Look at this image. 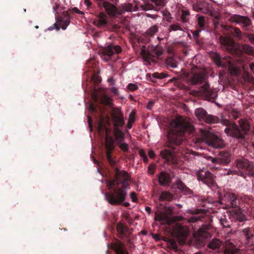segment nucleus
<instances>
[{
  "mask_svg": "<svg viewBox=\"0 0 254 254\" xmlns=\"http://www.w3.org/2000/svg\"><path fill=\"white\" fill-rule=\"evenodd\" d=\"M194 237L198 245L203 246L211 237V234L209 231V226H202L197 232L194 233Z\"/></svg>",
  "mask_w": 254,
  "mask_h": 254,
  "instance_id": "obj_9",
  "label": "nucleus"
},
{
  "mask_svg": "<svg viewBox=\"0 0 254 254\" xmlns=\"http://www.w3.org/2000/svg\"><path fill=\"white\" fill-rule=\"evenodd\" d=\"M241 238L248 248L254 246V230L250 228L244 229L241 231Z\"/></svg>",
  "mask_w": 254,
  "mask_h": 254,
  "instance_id": "obj_16",
  "label": "nucleus"
},
{
  "mask_svg": "<svg viewBox=\"0 0 254 254\" xmlns=\"http://www.w3.org/2000/svg\"><path fill=\"white\" fill-rule=\"evenodd\" d=\"M166 64L167 65L171 66L173 68H175L177 66V62L174 59L171 58H169L166 59Z\"/></svg>",
  "mask_w": 254,
  "mask_h": 254,
  "instance_id": "obj_41",
  "label": "nucleus"
},
{
  "mask_svg": "<svg viewBox=\"0 0 254 254\" xmlns=\"http://www.w3.org/2000/svg\"><path fill=\"white\" fill-rule=\"evenodd\" d=\"M211 57L215 64L218 66L226 67L232 65L229 56L222 57L219 53L214 52L211 54Z\"/></svg>",
  "mask_w": 254,
  "mask_h": 254,
  "instance_id": "obj_14",
  "label": "nucleus"
},
{
  "mask_svg": "<svg viewBox=\"0 0 254 254\" xmlns=\"http://www.w3.org/2000/svg\"><path fill=\"white\" fill-rule=\"evenodd\" d=\"M89 110L92 113H94L97 112V109L95 105L92 103H90L89 106Z\"/></svg>",
  "mask_w": 254,
  "mask_h": 254,
  "instance_id": "obj_57",
  "label": "nucleus"
},
{
  "mask_svg": "<svg viewBox=\"0 0 254 254\" xmlns=\"http://www.w3.org/2000/svg\"><path fill=\"white\" fill-rule=\"evenodd\" d=\"M195 10L203 13L209 14L211 12V5L207 2L200 1L193 5Z\"/></svg>",
  "mask_w": 254,
  "mask_h": 254,
  "instance_id": "obj_20",
  "label": "nucleus"
},
{
  "mask_svg": "<svg viewBox=\"0 0 254 254\" xmlns=\"http://www.w3.org/2000/svg\"><path fill=\"white\" fill-rule=\"evenodd\" d=\"M220 119L217 116L208 114L205 122L207 124H216L220 122Z\"/></svg>",
  "mask_w": 254,
  "mask_h": 254,
  "instance_id": "obj_33",
  "label": "nucleus"
},
{
  "mask_svg": "<svg viewBox=\"0 0 254 254\" xmlns=\"http://www.w3.org/2000/svg\"><path fill=\"white\" fill-rule=\"evenodd\" d=\"M158 31V27L155 25L150 27L145 32L147 36H153Z\"/></svg>",
  "mask_w": 254,
  "mask_h": 254,
  "instance_id": "obj_37",
  "label": "nucleus"
},
{
  "mask_svg": "<svg viewBox=\"0 0 254 254\" xmlns=\"http://www.w3.org/2000/svg\"><path fill=\"white\" fill-rule=\"evenodd\" d=\"M227 175H233V174H235V175H239V172H238V171L237 170H229L228 172H227Z\"/></svg>",
  "mask_w": 254,
  "mask_h": 254,
  "instance_id": "obj_64",
  "label": "nucleus"
},
{
  "mask_svg": "<svg viewBox=\"0 0 254 254\" xmlns=\"http://www.w3.org/2000/svg\"><path fill=\"white\" fill-rule=\"evenodd\" d=\"M70 22V16L68 11H64L61 15L57 17V22L54 25L55 28L59 30L60 28L59 25L63 30H65Z\"/></svg>",
  "mask_w": 254,
  "mask_h": 254,
  "instance_id": "obj_12",
  "label": "nucleus"
},
{
  "mask_svg": "<svg viewBox=\"0 0 254 254\" xmlns=\"http://www.w3.org/2000/svg\"><path fill=\"white\" fill-rule=\"evenodd\" d=\"M221 123L227 127L225 129V133L235 138L243 139L247 134L250 128V126L246 122L240 120V127L234 122H231L228 119H222Z\"/></svg>",
  "mask_w": 254,
  "mask_h": 254,
  "instance_id": "obj_4",
  "label": "nucleus"
},
{
  "mask_svg": "<svg viewBox=\"0 0 254 254\" xmlns=\"http://www.w3.org/2000/svg\"><path fill=\"white\" fill-rule=\"evenodd\" d=\"M197 179L209 187L215 186L216 185L214 175L209 171H200L197 173Z\"/></svg>",
  "mask_w": 254,
  "mask_h": 254,
  "instance_id": "obj_11",
  "label": "nucleus"
},
{
  "mask_svg": "<svg viewBox=\"0 0 254 254\" xmlns=\"http://www.w3.org/2000/svg\"><path fill=\"white\" fill-rule=\"evenodd\" d=\"M103 6L107 13L110 15L114 16L117 13V7L114 4L110 3L109 2L104 1L103 3Z\"/></svg>",
  "mask_w": 254,
  "mask_h": 254,
  "instance_id": "obj_26",
  "label": "nucleus"
},
{
  "mask_svg": "<svg viewBox=\"0 0 254 254\" xmlns=\"http://www.w3.org/2000/svg\"><path fill=\"white\" fill-rule=\"evenodd\" d=\"M236 167L239 175L246 178V176H254V166L247 159L242 158L236 161Z\"/></svg>",
  "mask_w": 254,
  "mask_h": 254,
  "instance_id": "obj_6",
  "label": "nucleus"
},
{
  "mask_svg": "<svg viewBox=\"0 0 254 254\" xmlns=\"http://www.w3.org/2000/svg\"><path fill=\"white\" fill-rule=\"evenodd\" d=\"M182 28L180 27V26L178 24H174L170 25L169 27V31H177V30H182Z\"/></svg>",
  "mask_w": 254,
  "mask_h": 254,
  "instance_id": "obj_51",
  "label": "nucleus"
},
{
  "mask_svg": "<svg viewBox=\"0 0 254 254\" xmlns=\"http://www.w3.org/2000/svg\"><path fill=\"white\" fill-rule=\"evenodd\" d=\"M173 197V194L171 192L168 191H164L161 193L159 196V200L160 201H171L172 200Z\"/></svg>",
  "mask_w": 254,
  "mask_h": 254,
  "instance_id": "obj_32",
  "label": "nucleus"
},
{
  "mask_svg": "<svg viewBox=\"0 0 254 254\" xmlns=\"http://www.w3.org/2000/svg\"><path fill=\"white\" fill-rule=\"evenodd\" d=\"M190 15V13L189 11L187 9H182L181 11V20L184 22H187L189 19V17Z\"/></svg>",
  "mask_w": 254,
  "mask_h": 254,
  "instance_id": "obj_39",
  "label": "nucleus"
},
{
  "mask_svg": "<svg viewBox=\"0 0 254 254\" xmlns=\"http://www.w3.org/2000/svg\"><path fill=\"white\" fill-rule=\"evenodd\" d=\"M197 23L198 26L201 29H203L205 24L204 17L202 16H199L197 18Z\"/></svg>",
  "mask_w": 254,
  "mask_h": 254,
  "instance_id": "obj_43",
  "label": "nucleus"
},
{
  "mask_svg": "<svg viewBox=\"0 0 254 254\" xmlns=\"http://www.w3.org/2000/svg\"><path fill=\"white\" fill-rule=\"evenodd\" d=\"M243 50L245 53L249 55H254V48L247 44L244 45L243 46Z\"/></svg>",
  "mask_w": 254,
  "mask_h": 254,
  "instance_id": "obj_38",
  "label": "nucleus"
},
{
  "mask_svg": "<svg viewBox=\"0 0 254 254\" xmlns=\"http://www.w3.org/2000/svg\"><path fill=\"white\" fill-rule=\"evenodd\" d=\"M123 9L126 11H131L133 9V5L130 3H125L123 5Z\"/></svg>",
  "mask_w": 254,
  "mask_h": 254,
  "instance_id": "obj_46",
  "label": "nucleus"
},
{
  "mask_svg": "<svg viewBox=\"0 0 254 254\" xmlns=\"http://www.w3.org/2000/svg\"><path fill=\"white\" fill-rule=\"evenodd\" d=\"M189 78L190 83L192 85H195L201 84L202 82H205L207 76L202 72L193 73L189 75Z\"/></svg>",
  "mask_w": 254,
  "mask_h": 254,
  "instance_id": "obj_21",
  "label": "nucleus"
},
{
  "mask_svg": "<svg viewBox=\"0 0 254 254\" xmlns=\"http://www.w3.org/2000/svg\"><path fill=\"white\" fill-rule=\"evenodd\" d=\"M139 155L142 158L144 162H147L148 161L147 157L143 149H141L139 150Z\"/></svg>",
  "mask_w": 254,
  "mask_h": 254,
  "instance_id": "obj_47",
  "label": "nucleus"
},
{
  "mask_svg": "<svg viewBox=\"0 0 254 254\" xmlns=\"http://www.w3.org/2000/svg\"><path fill=\"white\" fill-rule=\"evenodd\" d=\"M195 115L199 121L205 122L208 114L204 109L199 108L195 110Z\"/></svg>",
  "mask_w": 254,
  "mask_h": 254,
  "instance_id": "obj_29",
  "label": "nucleus"
},
{
  "mask_svg": "<svg viewBox=\"0 0 254 254\" xmlns=\"http://www.w3.org/2000/svg\"><path fill=\"white\" fill-rule=\"evenodd\" d=\"M213 205L219 208L229 209L237 208L240 204V200L237 195L231 192H226L220 197L219 201L213 202Z\"/></svg>",
  "mask_w": 254,
  "mask_h": 254,
  "instance_id": "obj_5",
  "label": "nucleus"
},
{
  "mask_svg": "<svg viewBox=\"0 0 254 254\" xmlns=\"http://www.w3.org/2000/svg\"><path fill=\"white\" fill-rule=\"evenodd\" d=\"M234 35L237 37H241L242 35V32L239 28L235 27L233 28V31H232Z\"/></svg>",
  "mask_w": 254,
  "mask_h": 254,
  "instance_id": "obj_53",
  "label": "nucleus"
},
{
  "mask_svg": "<svg viewBox=\"0 0 254 254\" xmlns=\"http://www.w3.org/2000/svg\"><path fill=\"white\" fill-rule=\"evenodd\" d=\"M116 251L117 254H128L127 252L121 245L117 248Z\"/></svg>",
  "mask_w": 254,
  "mask_h": 254,
  "instance_id": "obj_45",
  "label": "nucleus"
},
{
  "mask_svg": "<svg viewBox=\"0 0 254 254\" xmlns=\"http://www.w3.org/2000/svg\"><path fill=\"white\" fill-rule=\"evenodd\" d=\"M154 53L155 54H156V55L157 56V57H159L161 55H162V51L161 50H160L157 48H155V49H154Z\"/></svg>",
  "mask_w": 254,
  "mask_h": 254,
  "instance_id": "obj_62",
  "label": "nucleus"
},
{
  "mask_svg": "<svg viewBox=\"0 0 254 254\" xmlns=\"http://www.w3.org/2000/svg\"><path fill=\"white\" fill-rule=\"evenodd\" d=\"M119 145V147L124 152H127L129 150L128 145L127 143L124 142V143H118Z\"/></svg>",
  "mask_w": 254,
  "mask_h": 254,
  "instance_id": "obj_49",
  "label": "nucleus"
},
{
  "mask_svg": "<svg viewBox=\"0 0 254 254\" xmlns=\"http://www.w3.org/2000/svg\"><path fill=\"white\" fill-rule=\"evenodd\" d=\"M91 80L94 84L97 85L101 82V78L97 73L94 72L91 76Z\"/></svg>",
  "mask_w": 254,
  "mask_h": 254,
  "instance_id": "obj_40",
  "label": "nucleus"
},
{
  "mask_svg": "<svg viewBox=\"0 0 254 254\" xmlns=\"http://www.w3.org/2000/svg\"><path fill=\"white\" fill-rule=\"evenodd\" d=\"M127 88L130 91H134L138 89V86L135 84L129 83L127 85Z\"/></svg>",
  "mask_w": 254,
  "mask_h": 254,
  "instance_id": "obj_56",
  "label": "nucleus"
},
{
  "mask_svg": "<svg viewBox=\"0 0 254 254\" xmlns=\"http://www.w3.org/2000/svg\"><path fill=\"white\" fill-rule=\"evenodd\" d=\"M120 28L121 26L116 24L111 25L110 27L108 28V29H109L110 31L113 32H118L120 31Z\"/></svg>",
  "mask_w": 254,
  "mask_h": 254,
  "instance_id": "obj_50",
  "label": "nucleus"
},
{
  "mask_svg": "<svg viewBox=\"0 0 254 254\" xmlns=\"http://www.w3.org/2000/svg\"><path fill=\"white\" fill-rule=\"evenodd\" d=\"M220 222L221 225L225 228H230V222L224 217V218H221L220 219Z\"/></svg>",
  "mask_w": 254,
  "mask_h": 254,
  "instance_id": "obj_42",
  "label": "nucleus"
},
{
  "mask_svg": "<svg viewBox=\"0 0 254 254\" xmlns=\"http://www.w3.org/2000/svg\"><path fill=\"white\" fill-rule=\"evenodd\" d=\"M223 243L217 238H213L209 241L207 247L212 250H218L220 249Z\"/></svg>",
  "mask_w": 254,
  "mask_h": 254,
  "instance_id": "obj_28",
  "label": "nucleus"
},
{
  "mask_svg": "<svg viewBox=\"0 0 254 254\" xmlns=\"http://www.w3.org/2000/svg\"><path fill=\"white\" fill-rule=\"evenodd\" d=\"M229 20L231 23H234L239 25L243 30L248 31L252 30V20L247 16L236 14H232L229 17Z\"/></svg>",
  "mask_w": 254,
  "mask_h": 254,
  "instance_id": "obj_7",
  "label": "nucleus"
},
{
  "mask_svg": "<svg viewBox=\"0 0 254 254\" xmlns=\"http://www.w3.org/2000/svg\"><path fill=\"white\" fill-rule=\"evenodd\" d=\"M229 218L232 221L239 222V225H243V223L248 220V218L244 213V210L240 208L231 211L229 215Z\"/></svg>",
  "mask_w": 254,
  "mask_h": 254,
  "instance_id": "obj_15",
  "label": "nucleus"
},
{
  "mask_svg": "<svg viewBox=\"0 0 254 254\" xmlns=\"http://www.w3.org/2000/svg\"><path fill=\"white\" fill-rule=\"evenodd\" d=\"M200 32V30H194V31H192V35H193V37L195 38H196L198 37L199 34Z\"/></svg>",
  "mask_w": 254,
  "mask_h": 254,
  "instance_id": "obj_63",
  "label": "nucleus"
},
{
  "mask_svg": "<svg viewBox=\"0 0 254 254\" xmlns=\"http://www.w3.org/2000/svg\"><path fill=\"white\" fill-rule=\"evenodd\" d=\"M194 131V127L186 119L179 117L172 120L167 133V146L172 151L167 149L161 150V157L168 163H175V154L186 153V134H193Z\"/></svg>",
  "mask_w": 254,
  "mask_h": 254,
  "instance_id": "obj_1",
  "label": "nucleus"
},
{
  "mask_svg": "<svg viewBox=\"0 0 254 254\" xmlns=\"http://www.w3.org/2000/svg\"><path fill=\"white\" fill-rule=\"evenodd\" d=\"M92 97L95 102H97L98 101L99 96L97 89L94 88L92 92Z\"/></svg>",
  "mask_w": 254,
  "mask_h": 254,
  "instance_id": "obj_52",
  "label": "nucleus"
},
{
  "mask_svg": "<svg viewBox=\"0 0 254 254\" xmlns=\"http://www.w3.org/2000/svg\"><path fill=\"white\" fill-rule=\"evenodd\" d=\"M96 65V61L93 59L89 61L86 63L87 67L89 68H94V67Z\"/></svg>",
  "mask_w": 254,
  "mask_h": 254,
  "instance_id": "obj_54",
  "label": "nucleus"
},
{
  "mask_svg": "<svg viewBox=\"0 0 254 254\" xmlns=\"http://www.w3.org/2000/svg\"><path fill=\"white\" fill-rule=\"evenodd\" d=\"M245 36L249 40L251 44L254 45V33H246Z\"/></svg>",
  "mask_w": 254,
  "mask_h": 254,
  "instance_id": "obj_48",
  "label": "nucleus"
},
{
  "mask_svg": "<svg viewBox=\"0 0 254 254\" xmlns=\"http://www.w3.org/2000/svg\"><path fill=\"white\" fill-rule=\"evenodd\" d=\"M117 230L119 237L121 238H127L131 233L128 227L122 223L117 224Z\"/></svg>",
  "mask_w": 254,
  "mask_h": 254,
  "instance_id": "obj_24",
  "label": "nucleus"
},
{
  "mask_svg": "<svg viewBox=\"0 0 254 254\" xmlns=\"http://www.w3.org/2000/svg\"><path fill=\"white\" fill-rule=\"evenodd\" d=\"M153 4L145 3L141 4V9L144 11L154 9L155 10H158L161 7H163L166 3V0H151Z\"/></svg>",
  "mask_w": 254,
  "mask_h": 254,
  "instance_id": "obj_18",
  "label": "nucleus"
},
{
  "mask_svg": "<svg viewBox=\"0 0 254 254\" xmlns=\"http://www.w3.org/2000/svg\"><path fill=\"white\" fill-rule=\"evenodd\" d=\"M100 102L102 104L108 106H111L112 104L111 98L105 94L101 97Z\"/></svg>",
  "mask_w": 254,
  "mask_h": 254,
  "instance_id": "obj_36",
  "label": "nucleus"
},
{
  "mask_svg": "<svg viewBox=\"0 0 254 254\" xmlns=\"http://www.w3.org/2000/svg\"><path fill=\"white\" fill-rule=\"evenodd\" d=\"M175 185L177 188L184 194H191L192 193V190L188 188L180 180H178L176 181Z\"/></svg>",
  "mask_w": 254,
  "mask_h": 254,
  "instance_id": "obj_27",
  "label": "nucleus"
},
{
  "mask_svg": "<svg viewBox=\"0 0 254 254\" xmlns=\"http://www.w3.org/2000/svg\"><path fill=\"white\" fill-rule=\"evenodd\" d=\"M114 173V179L107 182L109 189L113 190L105 193L106 200L112 205L123 203V206L127 207L129 203L124 202L127 195L126 189L129 186L130 177L126 171H120L118 168H115Z\"/></svg>",
  "mask_w": 254,
  "mask_h": 254,
  "instance_id": "obj_2",
  "label": "nucleus"
},
{
  "mask_svg": "<svg viewBox=\"0 0 254 254\" xmlns=\"http://www.w3.org/2000/svg\"><path fill=\"white\" fill-rule=\"evenodd\" d=\"M156 78L160 79L159 73L155 72L152 74V78L151 79L152 82H155V79Z\"/></svg>",
  "mask_w": 254,
  "mask_h": 254,
  "instance_id": "obj_58",
  "label": "nucleus"
},
{
  "mask_svg": "<svg viewBox=\"0 0 254 254\" xmlns=\"http://www.w3.org/2000/svg\"><path fill=\"white\" fill-rule=\"evenodd\" d=\"M110 125V119L109 116L100 115L97 124V131L101 135L105 134V147L108 161L110 165L114 167L116 162L111 156V152L114 149V140L112 136L109 135L110 129L108 126Z\"/></svg>",
  "mask_w": 254,
  "mask_h": 254,
  "instance_id": "obj_3",
  "label": "nucleus"
},
{
  "mask_svg": "<svg viewBox=\"0 0 254 254\" xmlns=\"http://www.w3.org/2000/svg\"><path fill=\"white\" fill-rule=\"evenodd\" d=\"M107 16L103 12H100L97 15V18L93 21V24L101 28H106L107 24Z\"/></svg>",
  "mask_w": 254,
  "mask_h": 254,
  "instance_id": "obj_23",
  "label": "nucleus"
},
{
  "mask_svg": "<svg viewBox=\"0 0 254 254\" xmlns=\"http://www.w3.org/2000/svg\"><path fill=\"white\" fill-rule=\"evenodd\" d=\"M208 159L216 165H227L231 162V154L229 151H222L219 152L217 157L209 156Z\"/></svg>",
  "mask_w": 254,
  "mask_h": 254,
  "instance_id": "obj_10",
  "label": "nucleus"
},
{
  "mask_svg": "<svg viewBox=\"0 0 254 254\" xmlns=\"http://www.w3.org/2000/svg\"><path fill=\"white\" fill-rule=\"evenodd\" d=\"M166 219V215L162 213L157 214L155 217V220L157 221H164Z\"/></svg>",
  "mask_w": 254,
  "mask_h": 254,
  "instance_id": "obj_44",
  "label": "nucleus"
},
{
  "mask_svg": "<svg viewBox=\"0 0 254 254\" xmlns=\"http://www.w3.org/2000/svg\"><path fill=\"white\" fill-rule=\"evenodd\" d=\"M219 41L223 49L230 53L235 52V43L232 39L229 37L220 36Z\"/></svg>",
  "mask_w": 254,
  "mask_h": 254,
  "instance_id": "obj_17",
  "label": "nucleus"
},
{
  "mask_svg": "<svg viewBox=\"0 0 254 254\" xmlns=\"http://www.w3.org/2000/svg\"><path fill=\"white\" fill-rule=\"evenodd\" d=\"M141 55L143 59L146 62H150V61L153 62L154 61L153 59V56L149 52L146 51L144 49L141 50Z\"/></svg>",
  "mask_w": 254,
  "mask_h": 254,
  "instance_id": "obj_34",
  "label": "nucleus"
},
{
  "mask_svg": "<svg viewBox=\"0 0 254 254\" xmlns=\"http://www.w3.org/2000/svg\"><path fill=\"white\" fill-rule=\"evenodd\" d=\"M198 92L200 95L203 96L207 99L213 98L214 94V93L210 89V85L207 82H205L204 85L199 88Z\"/></svg>",
  "mask_w": 254,
  "mask_h": 254,
  "instance_id": "obj_22",
  "label": "nucleus"
},
{
  "mask_svg": "<svg viewBox=\"0 0 254 254\" xmlns=\"http://www.w3.org/2000/svg\"><path fill=\"white\" fill-rule=\"evenodd\" d=\"M114 129L120 128L125 125L124 116L120 111H116L112 115Z\"/></svg>",
  "mask_w": 254,
  "mask_h": 254,
  "instance_id": "obj_19",
  "label": "nucleus"
},
{
  "mask_svg": "<svg viewBox=\"0 0 254 254\" xmlns=\"http://www.w3.org/2000/svg\"><path fill=\"white\" fill-rule=\"evenodd\" d=\"M154 104V102L153 101H150L146 106V108L148 110H151Z\"/></svg>",
  "mask_w": 254,
  "mask_h": 254,
  "instance_id": "obj_61",
  "label": "nucleus"
},
{
  "mask_svg": "<svg viewBox=\"0 0 254 254\" xmlns=\"http://www.w3.org/2000/svg\"><path fill=\"white\" fill-rule=\"evenodd\" d=\"M239 115V113L234 109H233L232 110L230 115V116L232 117L234 119H237V118H238Z\"/></svg>",
  "mask_w": 254,
  "mask_h": 254,
  "instance_id": "obj_55",
  "label": "nucleus"
},
{
  "mask_svg": "<svg viewBox=\"0 0 254 254\" xmlns=\"http://www.w3.org/2000/svg\"><path fill=\"white\" fill-rule=\"evenodd\" d=\"M130 198L133 202H136L137 200L136 194L134 192H131L130 193Z\"/></svg>",
  "mask_w": 254,
  "mask_h": 254,
  "instance_id": "obj_60",
  "label": "nucleus"
},
{
  "mask_svg": "<svg viewBox=\"0 0 254 254\" xmlns=\"http://www.w3.org/2000/svg\"><path fill=\"white\" fill-rule=\"evenodd\" d=\"M122 48L119 45L110 44L104 48L102 50V58L108 62L111 57L115 54H118L122 52Z\"/></svg>",
  "mask_w": 254,
  "mask_h": 254,
  "instance_id": "obj_13",
  "label": "nucleus"
},
{
  "mask_svg": "<svg viewBox=\"0 0 254 254\" xmlns=\"http://www.w3.org/2000/svg\"><path fill=\"white\" fill-rule=\"evenodd\" d=\"M169 243L173 249H176L177 248V244L174 240L169 239Z\"/></svg>",
  "mask_w": 254,
  "mask_h": 254,
  "instance_id": "obj_59",
  "label": "nucleus"
},
{
  "mask_svg": "<svg viewBox=\"0 0 254 254\" xmlns=\"http://www.w3.org/2000/svg\"><path fill=\"white\" fill-rule=\"evenodd\" d=\"M201 133L203 139L209 145L215 148L223 147V143L222 139L211 132L201 130Z\"/></svg>",
  "mask_w": 254,
  "mask_h": 254,
  "instance_id": "obj_8",
  "label": "nucleus"
},
{
  "mask_svg": "<svg viewBox=\"0 0 254 254\" xmlns=\"http://www.w3.org/2000/svg\"><path fill=\"white\" fill-rule=\"evenodd\" d=\"M239 250L235 245L231 244L227 246L224 251V254H236L238 253Z\"/></svg>",
  "mask_w": 254,
  "mask_h": 254,
  "instance_id": "obj_31",
  "label": "nucleus"
},
{
  "mask_svg": "<svg viewBox=\"0 0 254 254\" xmlns=\"http://www.w3.org/2000/svg\"><path fill=\"white\" fill-rule=\"evenodd\" d=\"M158 181L161 186H169L171 183V178L168 173L161 172L159 176Z\"/></svg>",
  "mask_w": 254,
  "mask_h": 254,
  "instance_id": "obj_25",
  "label": "nucleus"
},
{
  "mask_svg": "<svg viewBox=\"0 0 254 254\" xmlns=\"http://www.w3.org/2000/svg\"><path fill=\"white\" fill-rule=\"evenodd\" d=\"M114 135L118 143H120L125 139V134L120 128L114 129Z\"/></svg>",
  "mask_w": 254,
  "mask_h": 254,
  "instance_id": "obj_30",
  "label": "nucleus"
},
{
  "mask_svg": "<svg viewBox=\"0 0 254 254\" xmlns=\"http://www.w3.org/2000/svg\"><path fill=\"white\" fill-rule=\"evenodd\" d=\"M135 115L136 112L134 110L132 111L129 114L128 123L127 125L128 129H130L132 127V124L135 121Z\"/></svg>",
  "mask_w": 254,
  "mask_h": 254,
  "instance_id": "obj_35",
  "label": "nucleus"
}]
</instances>
